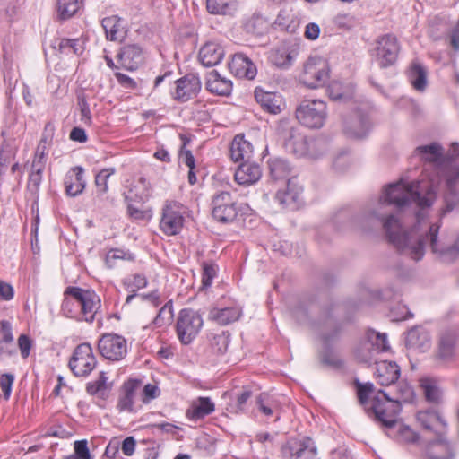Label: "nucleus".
I'll list each match as a JSON object with an SVG mask.
<instances>
[{
  "mask_svg": "<svg viewBox=\"0 0 459 459\" xmlns=\"http://www.w3.org/2000/svg\"><path fill=\"white\" fill-rule=\"evenodd\" d=\"M417 223L410 231H403L400 223L390 216L385 222L384 227L386 236L395 248L403 255L410 256L415 261L422 259L427 247L431 252L447 263L454 262L459 256V240L450 246H446L439 238V230L442 222H429L423 221L422 212L417 213Z\"/></svg>",
  "mask_w": 459,
  "mask_h": 459,
  "instance_id": "f257e3e1",
  "label": "nucleus"
},
{
  "mask_svg": "<svg viewBox=\"0 0 459 459\" xmlns=\"http://www.w3.org/2000/svg\"><path fill=\"white\" fill-rule=\"evenodd\" d=\"M436 199V186L432 179L427 181L424 178L407 182L403 178L396 183L390 184L385 189L383 195L379 198L378 208L370 212L365 220L370 221L373 225L376 223L381 224L383 229L384 222L390 217L394 216V219L400 223L403 231H410L405 230L400 220L394 214L384 213L381 210L385 206L394 204L400 210L406 209L412 204H415L419 209L414 212L415 223H417V213L422 212L423 221H426V208L430 207ZM386 232V230H385Z\"/></svg>",
  "mask_w": 459,
  "mask_h": 459,
  "instance_id": "f03ea898",
  "label": "nucleus"
},
{
  "mask_svg": "<svg viewBox=\"0 0 459 459\" xmlns=\"http://www.w3.org/2000/svg\"><path fill=\"white\" fill-rule=\"evenodd\" d=\"M359 403L366 413L385 428L396 425L398 415L402 411V403H411L413 400V388L405 381L396 382L395 390L385 392L376 391L373 383L354 381Z\"/></svg>",
  "mask_w": 459,
  "mask_h": 459,
  "instance_id": "7ed1b4c3",
  "label": "nucleus"
},
{
  "mask_svg": "<svg viewBox=\"0 0 459 459\" xmlns=\"http://www.w3.org/2000/svg\"><path fill=\"white\" fill-rule=\"evenodd\" d=\"M76 302L80 307L82 319L91 323L97 311L100 308V299L92 290L80 287H67L64 291V300L61 306L63 313L67 317H74L75 311L73 309V302Z\"/></svg>",
  "mask_w": 459,
  "mask_h": 459,
  "instance_id": "20e7f679",
  "label": "nucleus"
},
{
  "mask_svg": "<svg viewBox=\"0 0 459 459\" xmlns=\"http://www.w3.org/2000/svg\"><path fill=\"white\" fill-rule=\"evenodd\" d=\"M188 208L176 200H166L161 207L160 230L166 236H176L182 230Z\"/></svg>",
  "mask_w": 459,
  "mask_h": 459,
  "instance_id": "39448f33",
  "label": "nucleus"
},
{
  "mask_svg": "<svg viewBox=\"0 0 459 459\" xmlns=\"http://www.w3.org/2000/svg\"><path fill=\"white\" fill-rule=\"evenodd\" d=\"M295 117L302 126L319 129L327 118L326 103L320 100H304L297 106Z\"/></svg>",
  "mask_w": 459,
  "mask_h": 459,
  "instance_id": "423d86ee",
  "label": "nucleus"
},
{
  "mask_svg": "<svg viewBox=\"0 0 459 459\" xmlns=\"http://www.w3.org/2000/svg\"><path fill=\"white\" fill-rule=\"evenodd\" d=\"M329 65L325 59L319 56L309 57L304 64L299 76L301 83L311 89L325 85L329 79Z\"/></svg>",
  "mask_w": 459,
  "mask_h": 459,
  "instance_id": "0eeeda50",
  "label": "nucleus"
},
{
  "mask_svg": "<svg viewBox=\"0 0 459 459\" xmlns=\"http://www.w3.org/2000/svg\"><path fill=\"white\" fill-rule=\"evenodd\" d=\"M376 46L371 50V56L379 67L386 68L393 65L398 57L400 46L396 37L385 34L376 40Z\"/></svg>",
  "mask_w": 459,
  "mask_h": 459,
  "instance_id": "6e6552de",
  "label": "nucleus"
},
{
  "mask_svg": "<svg viewBox=\"0 0 459 459\" xmlns=\"http://www.w3.org/2000/svg\"><path fill=\"white\" fill-rule=\"evenodd\" d=\"M212 205V215L214 220L221 223L232 222L242 212L240 204L227 191H221L214 195Z\"/></svg>",
  "mask_w": 459,
  "mask_h": 459,
  "instance_id": "1a4fd4ad",
  "label": "nucleus"
},
{
  "mask_svg": "<svg viewBox=\"0 0 459 459\" xmlns=\"http://www.w3.org/2000/svg\"><path fill=\"white\" fill-rule=\"evenodd\" d=\"M203 326L201 315L191 308L179 312L177 321V334L182 344H189L199 333Z\"/></svg>",
  "mask_w": 459,
  "mask_h": 459,
  "instance_id": "9d476101",
  "label": "nucleus"
},
{
  "mask_svg": "<svg viewBox=\"0 0 459 459\" xmlns=\"http://www.w3.org/2000/svg\"><path fill=\"white\" fill-rule=\"evenodd\" d=\"M96 364L91 346H76L68 367L75 377H87L95 368Z\"/></svg>",
  "mask_w": 459,
  "mask_h": 459,
  "instance_id": "9b49d317",
  "label": "nucleus"
},
{
  "mask_svg": "<svg viewBox=\"0 0 459 459\" xmlns=\"http://www.w3.org/2000/svg\"><path fill=\"white\" fill-rule=\"evenodd\" d=\"M370 129L368 117L364 114L354 113L343 121V133L351 139H362L366 137Z\"/></svg>",
  "mask_w": 459,
  "mask_h": 459,
  "instance_id": "f8f14e48",
  "label": "nucleus"
},
{
  "mask_svg": "<svg viewBox=\"0 0 459 459\" xmlns=\"http://www.w3.org/2000/svg\"><path fill=\"white\" fill-rule=\"evenodd\" d=\"M176 88L173 93V99L179 102H186L195 97L201 89L199 78L188 74L176 81Z\"/></svg>",
  "mask_w": 459,
  "mask_h": 459,
  "instance_id": "ddd939ff",
  "label": "nucleus"
},
{
  "mask_svg": "<svg viewBox=\"0 0 459 459\" xmlns=\"http://www.w3.org/2000/svg\"><path fill=\"white\" fill-rule=\"evenodd\" d=\"M375 378L382 386L394 385L400 376L401 368L394 361L378 360L376 363Z\"/></svg>",
  "mask_w": 459,
  "mask_h": 459,
  "instance_id": "4468645a",
  "label": "nucleus"
},
{
  "mask_svg": "<svg viewBox=\"0 0 459 459\" xmlns=\"http://www.w3.org/2000/svg\"><path fill=\"white\" fill-rule=\"evenodd\" d=\"M117 57L124 69L134 71L143 64V51L137 44H127L120 48Z\"/></svg>",
  "mask_w": 459,
  "mask_h": 459,
  "instance_id": "2eb2a0df",
  "label": "nucleus"
},
{
  "mask_svg": "<svg viewBox=\"0 0 459 459\" xmlns=\"http://www.w3.org/2000/svg\"><path fill=\"white\" fill-rule=\"evenodd\" d=\"M288 449L291 459H318L316 446L309 437L290 441Z\"/></svg>",
  "mask_w": 459,
  "mask_h": 459,
  "instance_id": "dca6fc26",
  "label": "nucleus"
},
{
  "mask_svg": "<svg viewBox=\"0 0 459 459\" xmlns=\"http://www.w3.org/2000/svg\"><path fill=\"white\" fill-rule=\"evenodd\" d=\"M303 187L298 184L296 178H290L287 181L286 190H278L275 200L281 205L293 208L301 201Z\"/></svg>",
  "mask_w": 459,
  "mask_h": 459,
  "instance_id": "f3484780",
  "label": "nucleus"
},
{
  "mask_svg": "<svg viewBox=\"0 0 459 459\" xmlns=\"http://www.w3.org/2000/svg\"><path fill=\"white\" fill-rule=\"evenodd\" d=\"M231 73L240 78L252 80L256 75V67L254 63L244 54H235L229 63Z\"/></svg>",
  "mask_w": 459,
  "mask_h": 459,
  "instance_id": "a211bd4d",
  "label": "nucleus"
},
{
  "mask_svg": "<svg viewBox=\"0 0 459 459\" xmlns=\"http://www.w3.org/2000/svg\"><path fill=\"white\" fill-rule=\"evenodd\" d=\"M143 385L141 378H129L122 387V394L119 396L117 408L119 411H133L134 398L137 389Z\"/></svg>",
  "mask_w": 459,
  "mask_h": 459,
  "instance_id": "6ab92c4d",
  "label": "nucleus"
},
{
  "mask_svg": "<svg viewBox=\"0 0 459 459\" xmlns=\"http://www.w3.org/2000/svg\"><path fill=\"white\" fill-rule=\"evenodd\" d=\"M106 39L110 41H122L126 36L127 29L125 22L117 15L105 17L101 21Z\"/></svg>",
  "mask_w": 459,
  "mask_h": 459,
  "instance_id": "aec40b11",
  "label": "nucleus"
},
{
  "mask_svg": "<svg viewBox=\"0 0 459 459\" xmlns=\"http://www.w3.org/2000/svg\"><path fill=\"white\" fill-rule=\"evenodd\" d=\"M84 169L81 166L72 168L65 177V192L69 196H76L82 193L86 182L83 178Z\"/></svg>",
  "mask_w": 459,
  "mask_h": 459,
  "instance_id": "412c9836",
  "label": "nucleus"
},
{
  "mask_svg": "<svg viewBox=\"0 0 459 459\" xmlns=\"http://www.w3.org/2000/svg\"><path fill=\"white\" fill-rule=\"evenodd\" d=\"M426 456L428 459H454L455 451L443 435H438L437 439L428 444Z\"/></svg>",
  "mask_w": 459,
  "mask_h": 459,
  "instance_id": "4be33fe9",
  "label": "nucleus"
},
{
  "mask_svg": "<svg viewBox=\"0 0 459 459\" xmlns=\"http://www.w3.org/2000/svg\"><path fill=\"white\" fill-rule=\"evenodd\" d=\"M255 98L264 110L274 115L281 113L283 100L280 94L255 89Z\"/></svg>",
  "mask_w": 459,
  "mask_h": 459,
  "instance_id": "5701e85b",
  "label": "nucleus"
},
{
  "mask_svg": "<svg viewBox=\"0 0 459 459\" xmlns=\"http://www.w3.org/2000/svg\"><path fill=\"white\" fill-rule=\"evenodd\" d=\"M262 176V170L258 164L245 161L235 171V180L239 185H252L257 182Z\"/></svg>",
  "mask_w": 459,
  "mask_h": 459,
  "instance_id": "b1692460",
  "label": "nucleus"
},
{
  "mask_svg": "<svg viewBox=\"0 0 459 459\" xmlns=\"http://www.w3.org/2000/svg\"><path fill=\"white\" fill-rule=\"evenodd\" d=\"M230 153L235 162L248 161L253 155V145L243 134H237L231 142Z\"/></svg>",
  "mask_w": 459,
  "mask_h": 459,
  "instance_id": "393cba45",
  "label": "nucleus"
},
{
  "mask_svg": "<svg viewBox=\"0 0 459 459\" xmlns=\"http://www.w3.org/2000/svg\"><path fill=\"white\" fill-rule=\"evenodd\" d=\"M417 419L420 425L427 430L432 431L438 435H443L446 427L445 420L437 411H420Z\"/></svg>",
  "mask_w": 459,
  "mask_h": 459,
  "instance_id": "a878e982",
  "label": "nucleus"
},
{
  "mask_svg": "<svg viewBox=\"0 0 459 459\" xmlns=\"http://www.w3.org/2000/svg\"><path fill=\"white\" fill-rule=\"evenodd\" d=\"M223 56L224 51L221 46L215 42H207L200 48L198 58L204 66L211 67L218 65Z\"/></svg>",
  "mask_w": 459,
  "mask_h": 459,
  "instance_id": "bb28decb",
  "label": "nucleus"
},
{
  "mask_svg": "<svg viewBox=\"0 0 459 459\" xmlns=\"http://www.w3.org/2000/svg\"><path fill=\"white\" fill-rule=\"evenodd\" d=\"M391 346H356L353 351V356L357 362L371 365L379 360L378 355L386 352Z\"/></svg>",
  "mask_w": 459,
  "mask_h": 459,
  "instance_id": "cd10ccee",
  "label": "nucleus"
},
{
  "mask_svg": "<svg viewBox=\"0 0 459 459\" xmlns=\"http://www.w3.org/2000/svg\"><path fill=\"white\" fill-rule=\"evenodd\" d=\"M107 373L100 372L97 379L86 384V392L88 394L97 396L101 399H107L113 387V383L108 382Z\"/></svg>",
  "mask_w": 459,
  "mask_h": 459,
  "instance_id": "c85d7f7f",
  "label": "nucleus"
},
{
  "mask_svg": "<svg viewBox=\"0 0 459 459\" xmlns=\"http://www.w3.org/2000/svg\"><path fill=\"white\" fill-rule=\"evenodd\" d=\"M316 144V142H308L305 136L292 132L285 142L286 147L298 157L312 156L310 147Z\"/></svg>",
  "mask_w": 459,
  "mask_h": 459,
  "instance_id": "c756f323",
  "label": "nucleus"
},
{
  "mask_svg": "<svg viewBox=\"0 0 459 459\" xmlns=\"http://www.w3.org/2000/svg\"><path fill=\"white\" fill-rule=\"evenodd\" d=\"M206 87L217 95L228 96L232 91V82L221 77L216 70H212L208 74Z\"/></svg>",
  "mask_w": 459,
  "mask_h": 459,
  "instance_id": "7c9ffc66",
  "label": "nucleus"
},
{
  "mask_svg": "<svg viewBox=\"0 0 459 459\" xmlns=\"http://www.w3.org/2000/svg\"><path fill=\"white\" fill-rule=\"evenodd\" d=\"M317 359L319 367L323 368L340 369L343 366V360L333 346H322L317 351Z\"/></svg>",
  "mask_w": 459,
  "mask_h": 459,
  "instance_id": "2f4dec72",
  "label": "nucleus"
},
{
  "mask_svg": "<svg viewBox=\"0 0 459 459\" xmlns=\"http://www.w3.org/2000/svg\"><path fill=\"white\" fill-rule=\"evenodd\" d=\"M215 405L209 397H199L190 409L186 411V416L193 420H198L212 413Z\"/></svg>",
  "mask_w": 459,
  "mask_h": 459,
  "instance_id": "473e14b6",
  "label": "nucleus"
},
{
  "mask_svg": "<svg viewBox=\"0 0 459 459\" xmlns=\"http://www.w3.org/2000/svg\"><path fill=\"white\" fill-rule=\"evenodd\" d=\"M408 78L413 88L423 91L427 86V69L418 60L412 61L408 69Z\"/></svg>",
  "mask_w": 459,
  "mask_h": 459,
  "instance_id": "72a5a7b5",
  "label": "nucleus"
},
{
  "mask_svg": "<svg viewBox=\"0 0 459 459\" xmlns=\"http://www.w3.org/2000/svg\"><path fill=\"white\" fill-rule=\"evenodd\" d=\"M241 316V309L238 307L213 308L210 317L219 325H225L237 321Z\"/></svg>",
  "mask_w": 459,
  "mask_h": 459,
  "instance_id": "f704fd0d",
  "label": "nucleus"
},
{
  "mask_svg": "<svg viewBox=\"0 0 459 459\" xmlns=\"http://www.w3.org/2000/svg\"><path fill=\"white\" fill-rule=\"evenodd\" d=\"M323 322L319 324L318 328L322 339L325 342H330L334 339L340 333V327L336 322L332 318L330 309L325 308L323 313Z\"/></svg>",
  "mask_w": 459,
  "mask_h": 459,
  "instance_id": "c9c22d12",
  "label": "nucleus"
},
{
  "mask_svg": "<svg viewBox=\"0 0 459 459\" xmlns=\"http://www.w3.org/2000/svg\"><path fill=\"white\" fill-rule=\"evenodd\" d=\"M268 168L270 176L273 180L286 179L291 170L289 162L282 158L269 159Z\"/></svg>",
  "mask_w": 459,
  "mask_h": 459,
  "instance_id": "e433bc0d",
  "label": "nucleus"
},
{
  "mask_svg": "<svg viewBox=\"0 0 459 459\" xmlns=\"http://www.w3.org/2000/svg\"><path fill=\"white\" fill-rule=\"evenodd\" d=\"M269 29V22L260 14H253L244 23V30L247 33L254 36H262Z\"/></svg>",
  "mask_w": 459,
  "mask_h": 459,
  "instance_id": "4c0bfd02",
  "label": "nucleus"
},
{
  "mask_svg": "<svg viewBox=\"0 0 459 459\" xmlns=\"http://www.w3.org/2000/svg\"><path fill=\"white\" fill-rule=\"evenodd\" d=\"M138 184L142 186V191H138V186H131L126 193H124V198L126 203H144L148 198V183L146 179L141 177L138 180Z\"/></svg>",
  "mask_w": 459,
  "mask_h": 459,
  "instance_id": "58836bf2",
  "label": "nucleus"
},
{
  "mask_svg": "<svg viewBox=\"0 0 459 459\" xmlns=\"http://www.w3.org/2000/svg\"><path fill=\"white\" fill-rule=\"evenodd\" d=\"M415 152L421 156L422 160L433 163H437L443 155L442 147L437 143L419 146Z\"/></svg>",
  "mask_w": 459,
  "mask_h": 459,
  "instance_id": "ea45409f",
  "label": "nucleus"
},
{
  "mask_svg": "<svg viewBox=\"0 0 459 459\" xmlns=\"http://www.w3.org/2000/svg\"><path fill=\"white\" fill-rule=\"evenodd\" d=\"M148 284V281L146 277L142 273H135L132 275V277H127L124 280V285L126 286V289L132 292V294L128 295L126 303L129 304L134 297H136V291L143 288H145Z\"/></svg>",
  "mask_w": 459,
  "mask_h": 459,
  "instance_id": "a19ab883",
  "label": "nucleus"
},
{
  "mask_svg": "<svg viewBox=\"0 0 459 459\" xmlns=\"http://www.w3.org/2000/svg\"><path fill=\"white\" fill-rule=\"evenodd\" d=\"M82 5L81 0H57V15L61 20H67L73 17Z\"/></svg>",
  "mask_w": 459,
  "mask_h": 459,
  "instance_id": "79ce46f5",
  "label": "nucleus"
},
{
  "mask_svg": "<svg viewBox=\"0 0 459 459\" xmlns=\"http://www.w3.org/2000/svg\"><path fill=\"white\" fill-rule=\"evenodd\" d=\"M420 385L428 402L433 403H439L441 402L442 391L436 385L435 381L430 378H422Z\"/></svg>",
  "mask_w": 459,
  "mask_h": 459,
  "instance_id": "37998d69",
  "label": "nucleus"
},
{
  "mask_svg": "<svg viewBox=\"0 0 459 459\" xmlns=\"http://www.w3.org/2000/svg\"><path fill=\"white\" fill-rule=\"evenodd\" d=\"M444 206L440 209L439 212V221L441 222V220L443 217H445L447 213L455 211L459 212V193L456 189H447L446 194L444 197Z\"/></svg>",
  "mask_w": 459,
  "mask_h": 459,
  "instance_id": "c03bdc74",
  "label": "nucleus"
},
{
  "mask_svg": "<svg viewBox=\"0 0 459 459\" xmlns=\"http://www.w3.org/2000/svg\"><path fill=\"white\" fill-rule=\"evenodd\" d=\"M433 356L438 364L451 363L459 358L455 346H437Z\"/></svg>",
  "mask_w": 459,
  "mask_h": 459,
  "instance_id": "a18cd8bd",
  "label": "nucleus"
},
{
  "mask_svg": "<svg viewBox=\"0 0 459 459\" xmlns=\"http://www.w3.org/2000/svg\"><path fill=\"white\" fill-rule=\"evenodd\" d=\"M429 334L422 325L411 327L406 334L405 344H424L429 342Z\"/></svg>",
  "mask_w": 459,
  "mask_h": 459,
  "instance_id": "49530a36",
  "label": "nucleus"
},
{
  "mask_svg": "<svg viewBox=\"0 0 459 459\" xmlns=\"http://www.w3.org/2000/svg\"><path fill=\"white\" fill-rule=\"evenodd\" d=\"M295 57L294 51H289L285 48H277L271 56L272 63L277 67H289Z\"/></svg>",
  "mask_w": 459,
  "mask_h": 459,
  "instance_id": "de8ad7c7",
  "label": "nucleus"
},
{
  "mask_svg": "<svg viewBox=\"0 0 459 459\" xmlns=\"http://www.w3.org/2000/svg\"><path fill=\"white\" fill-rule=\"evenodd\" d=\"M52 47L57 49L61 54L74 53L79 55L82 53V47L79 44V39H56L52 43Z\"/></svg>",
  "mask_w": 459,
  "mask_h": 459,
  "instance_id": "09e8293b",
  "label": "nucleus"
},
{
  "mask_svg": "<svg viewBox=\"0 0 459 459\" xmlns=\"http://www.w3.org/2000/svg\"><path fill=\"white\" fill-rule=\"evenodd\" d=\"M116 172L115 168H106L101 169L95 176V185L97 187V195H103L108 191V179Z\"/></svg>",
  "mask_w": 459,
  "mask_h": 459,
  "instance_id": "8fccbe9b",
  "label": "nucleus"
},
{
  "mask_svg": "<svg viewBox=\"0 0 459 459\" xmlns=\"http://www.w3.org/2000/svg\"><path fill=\"white\" fill-rule=\"evenodd\" d=\"M126 347L127 346H97L101 356L111 361L123 359L127 354Z\"/></svg>",
  "mask_w": 459,
  "mask_h": 459,
  "instance_id": "3c124183",
  "label": "nucleus"
},
{
  "mask_svg": "<svg viewBox=\"0 0 459 459\" xmlns=\"http://www.w3.org/2000/svg\"><path fill=\"white\" fill-rule=\"evenodd\" d=\"M252 395L249 389H243L240 394H237L236 400L230 403L227 411L230 413L238 414L245 411L246 404Z\"/></svg>",
  "mask_w": 459,
  "mask_h": 459,
  "instance_id": "603ef678",
  "label": "nucleus"
},
{
  "mask_svg": "<svg viewBox=\"0 0 459 459\" xmlns=\"http://www.w3.org/2000/svg\"><path fill=\"white\" fill-rule=\"evenodd\" d=\"M206 7L209 13L214 14H226L231 10L230 0H207Z\"/></svg>",
  "mask_w": 459,
  "mask_h": 459,
  "instance_id": "864d4df0",
  "label": "nucleus"
},
{
  "mask_svg": "<svg viewBox=\"0 0 459 459\" xmlns=\"http://www.w3.org/2000/svg\"><path fill=\"white\" fill-rule=\"evenodd\" d=\"M441 172L447 189H455V185L459 182V166H449Z\"/></svg>",
  "mask_w": 459,
  "mask_h": 459,
  "instance_id": "5fc2aeb1",
  "label": "nucleus"
},
{
  "mask_svg": "<svg viewBox=\"0 0 459 459\" xmlns=\"http://www.w3.org/2000/svg\"><path fill=\"white\" fill-rule=\"evenodd\" d=\"M333 23L339 29L351 30L356 25V19L351 13H341L334 16Z\"/></svg>",
  "mask_w": 459,
  "mask_h": 459,
  "instance_id": "6e6d98bb",
  "label": "nucleus"
},
{
  "mask_svg": "<svg viewBox=\"0 0 459 459\" xmlns=\"http://www.w3.org/2000/svg\"><path fill=\"white\" fill-rule=\"evenodd\" d=\"M173 318L172 303L169 301L166 303L159 311V314L154 318V324L158 326H161L165 324L171 322Z\"/></svg>",
  "mask_w": 459,
  "mask_h": 459,
  "instance_id": "4d7b16f0",
  "label": "nucleus"
},
{
  "mask_svg": "<svg viewBox=\"0 0 459 459\" xmlns=\"http://www.w3.org/2000/svg\"><path fill=\"white\" fill-rule=\"evenodd\" d=\"M364 341L368 344H387V334L380 333L373 328H368L365 331Z\"/></svg>",
  "mask_w": 459,
  "mask_h": 459,
  "instance_id": "13d9d810",
  "label": "nucleus"
},
{
  "mask_svg": "<svg viewBox=\"0 0 459 459\" xmlns=\"http://www.w3.org/2000/svg\"><path fill=\"white\" fill-rule=\"evenodd\" d=\"M14 379L15 377L12 373H4L0 376V389L5 400H8L11 396Z\"/></svg>",
  "mask_w": 459,
  "mask_h": 459,
  "instance_id": "bf43d9fd",
  "label": "nucleus"
},
{
  "mask_svg": "<svg viewBox=\"0 0 459 459\" xmlns=\"http://www.w3.org/2000/svg\"><path fill=\"white\" fill-rule=\"evenodd\" d=\"M74 459H92L86 439L75 441L74 443Z\"/></svg>",
  "mask_w": 459,
  "mask_h": 459,
  "instance_id": "052dcab7",
  "label": "nucleus"
},
{
  "mask_svg": "<svg viewBox=\"0 0 459 459\" xmlns=\"http://www.w3.org/2000/svg\"><path fill=\"white\" fill-rule=\"evenodd\" d=\"M216 276V266L213 264L204 263L202 273V284L204 287H210Z\"/></svg>",
  "mask_w": 459,
  "mask_h": 459,
  "instance_id": "680f3d73",
  "label": "nucleus"
},
{
  "mask_svg": "<svg viewBox=\"0 0 459 459\" xmlns=\"http://www.w3.org/2000/svg\"><path fill=\"white\" fill-rule=\"evenodd\" d=\"M390 317L392 321H402L412 317V314L406 306L398 304L390 310Z\"/></svg>",
  "mask_w": 459,
  "mask_h": 459,
  "instance_id": "e2e57ef3",
  "label": "nucleus"
},
{
  "mask_svg": "<svg viewBox=\"0 0 459 459\" xmlns=\"http://www.w3.org/2000/svg\"><path fill=\"white\" fill-rule=\"evenodd\" d=\"M13 340L12 326L8 321L0 322V343H9Z\"/></svg>",
  "mask_w": 459,
  "mask_h": 459,
  "instance_id": "0e129e2a",
  "label": "nucleus"
},
{
  "mask_svg": "<svg viewBox=\"0 0 459 459\" xmlns=\"http://www.w3.org/2000/svg\"><path fill=\"white\" fill-rule=\"evenodd\" d=\"M54 134H55V126L52 122H48L45 125L39 143L50 146L53 142Z\"/></svg>",
  "mask_w": 459,
  "mask_h": 459,
  "instance_id": "69168bd1",
  "label": "nucleus"
},
{
  "mask_svg": "<svg viewBox=\"0 0 459 459\" xmlns=\"http://www.w3.org/2000/svg\"><path fill=\"white\" fill-rule=\"evenodd\" d=\"M160 394L159 387L155 385L147 384L143 391V402L149 403L151 400L157 398Z\"/></svg>",
  "mask_w": 459,
  "mask_h": 459,
  "instance_id": "338daca9",
  "label": "nucleus"
},
{
  "mask_svg": "<svg viewBox=\"0 0 459 459\" xmlns=\"http://www.w3.org/2000/svg\"><path fill=\"white\" fill-rule=\"evenodd\" d=\"M256 403L260 411L266 416H272L273 409L266 394H261L256 399Z\"/></svg>",
  "mask_w": 459,
  "mask_h": 459,
  "instance_id": "774afa93",
  "label": "nucleus"
}]
</instances>
